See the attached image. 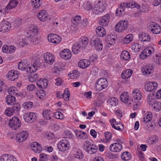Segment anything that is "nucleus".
Segmentation results:
<instances>
[{
  "mask_svg": "<svg viewBox=\"0 0 161 161\" xmlns=\"http://www.w3.org/2000/svg\"><path fill=\"white\" fill-rule=\"evenodd\" d=\"M89 40L86 36H82L80 38L78 42H75L72 47V51L76 54L79 52L80 50L84 48L87 45Z\"/></svg>",
  "mask_w": 161,
  "mask_h": 161,
  "instance_id": "nucleus-1",
  "label": "nucleus"
},
{
  "mask_svg": "<svg viewBox=\"0 0 161 161\" xmlns=\"http://www.w3.org/2000/svg\"><path fill=\"white\" fill-rule=\"evenodd\" d=\"M125 6L127 8H136L137 9H139L141 8V6L139 4L135 2L131 1L127 3H121L119 7L116 9V14L119 15H121L122 12L125 10Z\"/></svg>",
  "mask_w": 161,
  "mask_h": 161,
  "instance_id": "nucleus-2",
  "label": "nucleus"
},
{
  "mask_svg": "<svg viewBox=\"0 0 161 161\" xmlns=\"http://www.w3.org/2000/svg\"><path fill=\"white\" fill-rule=\"evenodd\" d=\"M120 100L121 101L127 104L134 106L137 105L136 101H133V99L130 98L127 92H124L120 96Z\"/></svg>",
  "mask_w": 161,
  "mask_h": 161,
  "instance_id": "nucleus-3",
  "label": "nucleus"
},
{
  "mask_svg": "<svg viewBox=\"0 0 161 161\" xmlns=\"http://www.w3.org/2000/svg\"><path fill=\"white\" fill-rule=\"evenodd\" d=\"M108 86V82L106 79L104 78H100L97 80L95 83L96 90L98 92L106 88Z\"/></svg>",
  "mask_w": 161,
  "mask_h": 161,
  "instance_id": "nucleus-4",
  "label": "nucleus"
},
{
  "mask_svg": "<svg viewBox=\"0 0 161 161\" xmlns=\"http://www.w3.org/2000/svg\"><path fill=\"white\" fill-rule=\"evenodd\" d=\"M21 125V122L16 117H13L9 119L8 123L9 126L14 130H17Z\"/></svg>",
  "mask_w": 161,
  "mask_h": 161,
  "instance_id": "nucleus-5",
  "label": "nucleus"
},
{
  "mask_svg": "<svg viewBox=\"0 0 161 161\" xmlns=\"http://www.w3.org/2000/svg\"><path fill=\"white\" fill-rule=\"evenodd\" d=\"M128 26V23L127 20H121L116 25L115 29L117 32H122L127 29Z\"/></svg>",
  "mask_w": 161,
  "mask_h": 161,
  "instance_id": "nucleus-6",
  "label": "nucleus"
},
{
  "mask_svg": "<svg viewBox=\"0 0 161 161\" xmlns=\"http://www.w3.org/2000/svg\"><path fill=\"white\" fill-rule=\"evenodd\" d=\"M69 147V142L66 140H61L58 145V148L59 151L63 152L68 150Z\"/></svg>",
  "mask_w": 161,
  "mask_h": 161,
  "instance_id": "nucleus-7",
  "label": "nucleus"
},
{
  "mask_svg": "<svg viewBox=\"0 0 161 161\" xmlns=\"http://www.w3.org/2000/svg\"><path fill=\"white\" fill-rule=\"evenodd\" d=\"M90 45L95 47V49L98 51H101L103 49V45L102 41L98 38L90 40Z\"/></svg>",
  "mask_w": 161,
  "mask_h": 161,
  "instance_id": "nucleus-8",
  "label": "nucleus"
},
{
  "mask_svg": "<svg viewBox=\"0 0 161 161\" xmlns=\"http://www.w3.org/2000/svg\"><path fill=\"white\" fill-rule=\"evenodd\" d=\"M104 9L103 4L100 1H99L96 4L95 7L93 8V13L94 15L101 14Z\"/></svg>",
  "mask_w": 161,
  "mask_h": 161,
  "instance_id": "nucleus-9",
  "label": "nucleus"
},
{
  "mask_svg": "<svg viewBox=\"0 0 161 161\" xmlns=\"http://www.w3.org/2000/svg\"><path fill=\"white\" fill-rule=\"evenodd\" d=\"M98 147L95 145L88 142L85 147V150L90 155L96 153Z\"/></svg>",
  "mask_w": 161,
  "mask_h": 161,
  "instance_id": "nucleus-10",
  "label": "nucleus"
},
{
  "mask_svg": "<svg viewBox=\"0 0 161 161\" xmlns=\"http://www.w3.org/2000/svg\"><path fill=\"white\" fill-rule=\"evenodd\" d=\"M25 121L27 123H32L37 118L36 114L34 113L31 112L25 114L23 116Z\"/></svg>",
  "mask_w": 161,
  "mask_h": 161,
  "instance_id": "nucleus-11",
  "label": "nucleus"
},
{
  "mask_svg": "<svg viewBox=\"0 0 161 161\" xmlns=\"http://www.w3.org/2000/svg\"><path fill=\"white\" fill-rule=\"evenodd\" d=\"M41 63L40 62L36 61L33 64H29L28 66L26 72L28 73H32L36 71L37 69L40 66Z\"/></svg>",
  "mask_w": 161,
  "mask_h": 161,
  "instance_id": "nucleus-12",
  "label": "nucleus"
},
{
  "mask_svg": "<svg viewBox=\"0 0 161 161\" xmlns=\"http://www.w3.org/2000/svg\"><path fill=\"white\" fill-rule=\"evenodd\" d=\"M28 133L26 131H21L18 133L16 136V140L20 143L25 140L28 137Z\"/></svg>",
  "mask_w": 161,
  "mask_h": 161,
  "instance_id": "nucleus-13",
  "label": "nucleus"
},
{
  "mask_svg": "<svg viewBox=\"0 0 161 161\" xmlns=\"http://www.w3.org/2000/svg\"><path fill=\"white\" fill-rule=\"evenodd\" d=\"M158 84L154 81H147L145 84V89L147 92H152L155 90L157 87Z\"/></svg>",
  "mask_w": 161,
  "mask_h": 161,
  "instance_id": "nucleus-14",
  "label": "nucleus"
},
{
  "mask_svg": "<svg viewBox=\"0 0 161 161\" xmlns=\"http://www.w3.org/2000/svg\"><path fill=\"white\" fill-rule=\"evenodd\" d=\"M48 41L53 43H58L61 41L60 37L54 34H50L47 36Z\"/></svg>",
  "mask_w": 161,
  "mask_h": 161,
  "instance_id": "nucleus-15",
  "label": "nucleus"
},
{
  "mask_svg": "<svg viewBox=\"0 0 161 161\" xmlns=\"http://www.w3.org/2000/svg\"><path fill=\"white\" fill-rule=\"evenodd\" d=\"M122 149V145L118 142L114 143L110 145L109 147V150L111 152H118Z\"/></svg>",
  "mask_w": 161,
  "mask_h": 161,
  "instance_id": "nucleus-16",
  "label": "nucleus"
},
{
  "mask_svg": "<svg viewBox=\"0 0 161 161\" xmlns=\"http://www.w3.org/2000/svg\"><path fill=\"white\" fill-rule=\"evenodd\" d=\"M142 71L144 75L150 74L153 72L154 68L152 65H146L142 67Z\"/></svg>",
  "mask_w": 161,
  "mask_h": 161,
  "instance_id": "nucleus-17",
  "label": "nucleus"
},
{
  "mask_svg": "<svg viewBox=\"0 0 161 161\" xmlns=\"http://www.w3.org/2000/svg\"><path fill=\"white\" fill-rule=\"evenodd\" d=\"M0 27L2 31L6 32L10 30L11 27V24L8 21H3L1 22L0 24Z\"/></svg>",
  "mask_w": 161,
  "mask_h": 161,
  "instance_id": "nucleus-18",
  "label": "nucleus"
},
{
  "mask_svg": "<svg viewBox=\"0 0 161 161\" xmlns=\"http://www.w3.org/2000/svg\"><path fill=\"white\" fill-rule=\"evenodd\" d=\"M44 58L45 61L49 64H53L55 60L53 55L49 53H47L44 54Z\"/></svg>",
  "mask_w": 161,
  "mask_h": 161,
  "instance_id": "nucleus-19",
  "label": "nucleus"
},
{
  "mask_svg": "<svg viewBox=\"0 0 161 161\" xmlns=\"http://www.w3.org/2000/svg\"><path fill=\"white\" fill-rule=\"evenodd\" d=\"M61 57L65 60H68L71 57V54L70 50L67 49H64L59 53Z\"/></svg>",
  "mask_w": 161,
  "mask_h": 161,
  "instance_id": "nucleus-20",
  "label": "nucleus"
},
{
  "mask_svg": "<svg viewBox=\"0 0 161 161\" xmlns=\"http://www.w3.org/2000/svg\"><path fill=\"white\" fill-rule=\"evenodd\" d=\"M109 18L110 15L108 14H106L103 16L99 20L100 25L103 26H107L109 23Z\"/></svg>",
  "mask_w": 161,
  "mask_h": 161,
  "instance_id": "nucleus-21",
  "label": "nucleus"
},
{
  "mask_svg": "<svg viewBox=\"0 0 161 161\" xmlns=\"http://www.w3.org/2000/svg\"><path fill=\"white\" fill-rule=\"evenodd\" d=\"M31 149L36 153H39L42 150V148L40 145L37 142H32L31 144Z\"/></svg>",
  "mask_w": 161,
  "mask_h": 161,
  "instance_id": "nucleus-22",
  "label": "nucleus"
},
{
  "mask_svg": "<svg viewBox=\"0 0 161 161\" xmlns=\"http://www.w3.org/2000/svg\"><path fill=\"white\" fill-rule=\"evenodd\" d=\"M132 94L134 98L133 101H136L137 105L138 103H139L138 101L141 99L142 97L139 90L138 89L134 90L133 91Z\"/></svg>",
  "mask_w": 161,
  "mask_h": 161,
  "instance_id": "nucleus-23",
  "label": "nucleus"
},
{
  "mask_svg": "<svg viewBox=\"0 0 161 161\" xmlns=\"http://www.w3.org/2000/svg\"><path fill=\"white\" fill-rule=\"evenodd\" d=\"M29 62L26 59H24L19 62L18 64L19 69L22 70H26Z\"/></svg>",
  "mask_w": 161,
  "mask_h": 161,
  "instance_id": "nucleus-24",
  "label": "nucleus"
},
{
  "mask_svg": "<svg viewBox=\"0 0 161 161\" xmlns=\"http://www.w3.org/2000/svg\"><path fill=\"white\" fill-rule=\"evenodd\" d=\"M48 15L47 14V11L45 10H42L37 14V17L40 21H45L48 18Z\"/></svg>",
  "mask_w": 161,
  "mask_h": 161,
  "instance_id": "nucleus-25",
  "label": "nucleus"
},
{
  "mask_svg": "<svg viewBox=\"0 0 161 161\" xmlns=\"http://www.w3.org/2000/svg\"><path fill=\"white\" fill-rule=\"evenodd\" d=\"M18 74L16 71L11 70L9 71L8 74V79L12 81H14L18 78Z\"/></svg>",
  "mask_w": 161,
  "mask_h": 161,
  "instance_id": "nucleus-26",
  "label": "nucleus"
},
{
  "mask_svg": "<svg viewBox=\"0 0 161 161\" xmlns=\"http://www.w3.org/2000/svg\"><path fill=\"white\" fill-rule=\"evenodd\" d=\"M76 136L79 139L84 140L87 138L86 133L82 131L76 130L74 131Z\"/></svg>",
  "mask_w": 161,
  "mask_h": 161,
  "instance_id": "nucleus-27",
  "label": "nucleus"
},
{
  "mask_svg": "<svg viewBox=\"0 0 161 161\" xmlns=\"http://www.w3.org/2000/svg\"><path fill=\"white\" fill-rule=\"evenodd\" d=\"M151 26L153 28L151 29V31L155 34H158L161 32V28L158 25L154 22H152Z\"/></svg>",
  "mask_w": 161,
  "mask_h": 161,
  "instance_id": "nucleus-28",
  "label": "nucleus"
},
{
  "mask_svg": "<svg viewBox=\"0 0 161 161\" xmlns=\"http://www.w3.org/2000/svg\"><path fill=\"white\" fill-rule=\"evenodd\" d=\"M90 64V61L86 59L80 60L79 62L78 66L80 68L85 69L87 68Z\"/></svg>",
  "mask_w": 161,
  "mask_h": 161,
  "instance_id": "nucleus-29",
  "label": "nucleus"
},
{
  "mask_svg": "<svg viewBox=\"0 0 161 161\" xmlns=\"http://www.w3.org/2000/svg\"><path fill=\"white\" fill-rule=\"evenodd\" d=\"M139 37L140 40L142 42H149L150 40V36L147 33L144 32L139 34Z\"/></svg>",
  "mask_w": 161,
  "mask_h": 161,
  "instance_id": "nucleus-30",
  "label": "nucleus"
},
{
  "mask_svg": "<svg viewBox=\"0 0 161 161\" xmlns=\"http://www.w3.org/2000/svg\"><path fill=\"white\" fill-rule=\"evenodd\" d=\"M43 117L47 119L50 120L52 117H53V113L50 110L46 109L42 112Z\"/></svg>",
  "mask_w": 161,
  "mask_h": 161,
  "instance_id": "nucleus-31",
  "label": "nucleus"
},
{
  "mask_svg": "<svg viewBox=\"0 0 161 161\" xmlns=\"http://www.w3.org/2000/svg\"><path fill=\"white\" fill-rule=\"evenodd\" d=\"M152 53L151 50L148 48H145L140 55V58L144 59Z\"/></svg>",
  "mask_w": 161,
  "mask_h": 161,
  "instance_id": "nucleus-32",
  "label": "nucleus"
},
{
  "mask_svg": "<svg viewBox=\"0 0 161 161\" xmlns=\"http://www.w3.org/2000/svg\"><path fill=\"white\" fill-rule=\"evenodd\" d=\"M96 32L98 36L103 37L106 35V31L104 28L102 26H99L97 27Z\"/></svg>",
  "mask_w": 161,
  "mask_h": 161,
  "instance_id": "nucleus-33",
  "label": "nucleus"
},
{
  "mask_svg": "<svg viewBox=\"0 0 161 161\" xmlns=\"http://www.w3.org/2000/svg\"><path fill=\"white\" fill-rule=\"evenodd\" d=\"M132 72V71L131 69H126L121 74V77L124 79H127L131 76Z\"/></svg>",
  "mask_w": 161,
  "mask_h": 161,
  "instance_id": "nucleus-34",
  "label": "nucleus"
},
{
  "mask_svg": "<svg viewBox=\"0 0 161 161\" xmlns=\"http://www.w3.org/2000/svg\"><path fill=\"white\" fill-rule=\"evenodd\" d=\"M15 100V97L11 95H8L6 97V102L8 105H13Z\"/></svg>",
  "mask_w": 161,
  "mask_h": 161,
  "instance_id": "nucleus-35",
  "label": "nucleus"
},
{
  "mask_svg": "<svg viewBox=\"0 0 161 161\" xmlns=\"http://www.w3.org/2000/svg\"><path fill=\"white\" fill-rule=\"evenodd\" d=\"M18 2L17 0H11L6 7V9H10L15 8L18 4Z\"/></svg>",
  "mask_w": 161,
  "mask_h": 161,
  "instance_id": "nucleus-36",
  "label": "nucleus"
},
{
  "mask_svg": "<svg viewBox=\"0 0 161 161\" xmlns=\"http://www.w3.org/2000/svg\"><path fill=\"white\" fill-rule=\"evenodd\" d=\"M109 105L112 106H116L118 105V101L115 97H112L110 98L108 101Z\"/></svg>",
  "mask_w": 161,
  "mask_h": 161,
  "instance_id": "nucleus-37",
  "label": "nucleus"
},
{
  "mask_svg": "<svg viewBox=\"0 0 161 161\" xmlns=\"http://www.w3.org/2000/svg\"><path fill=\"white\" fill-rule=\"evenodd\" d=\"M120 58L121 59L124 60H127L130 58V55L128 52L125 50L123 51L120 55Z\"/></svg>",
  "mask_w": 161,
  "mask_h": 161,
  "instance_id": "nucleus-38",
  "label": "nucleus"
},
{
  "mask_svg": "<svg viewBox=\"0 0 161 161\" xmlns=\"http://www.w3.org/2000/svg\"><path fill=\"white\" fill-rule=\"evenodd\" d=\"M121 158L124 161H128L131 158L130 153L128 152H125L123 153L121 155Z\"/></svg>",
  "mask_w": 161,
  "mask_h": 161,
  "instance_id": "nucleus-39",
  "label": "nucleus"
},
{
  "mask_svg": "<svg viewBox=\"0 0 161 161\" xmlns=\"http://www.w3.org/2000/svg\"><path fill=\"white\" fill-rule=\"evenodd\" d=\"M151 105L156 111H159L161 109V103L160 102L155 101V102Z\"/></svg>",
  "mask_w": 161,
  "mask_h": 161,
  "instance_id": "nucleus-40",
  "label": "nucleus"
},
{
  "mask_svg": "<svg viewBox=\"0 0 161 161\" xmlns=\"http://www.w3.org/2000/svg\"><path fill=\"white\" fill-rule=\"evenodd\" d=\"M133 36L132 34H129L126 35L123 40L124 43L127 44L133 40Z\"/></svg>",
  "mask_w": 161,
  "mask_h": 161,
  "instance_id": "nucleus-41",
  "label": "nucleus"
},
{
  "mask_svg": "<svg viewBox=\"0 0 161 161\" xmlns=\"http://www.w3.org/2000/svg\"><path fill=\"white\" fill-rule=\"evenodd\" d=\"M111 126L115 129L120 131L122 130L124 128L123 124L118 123H116V125H115L114 124L112 123Z\"/></svg>",
  "mask_w": 161,
  "mask_h": 161,
  "instance_id": "nucleus-42",
  "label": "nucleus"
},
{
  "mask_svg": "<svg viewBox=\"0 0 161 161\" xmlns=\"http://www.w3.org/2000/svg\"><path fill=\"white\" fill-rule=\"evenodd\" d=\"M74 156L78 159L82 158L84 157V155L82 154V152L80 149H78L74 154Z\"/></svg>",
  "mask_w": 161,
  "mask_h": 161,
  "instance_id": "nucleus-43",
  "label": "nucleus"
},
{
  "mask_svg": "<svg viewBox=\"0 0 161 161\" xmlns=\"http://www.w3.org/2000/svg\"><path fill=\"white\" fill-rule=\"evenodd\" d=\"M69 93L68 88H66L63 94V97L65 101H68L69 100L70 95Z\"/></svg>",
  "mask_w": 161,
  "mask_h": 161,
  "instance_id": "nucleus-44",
  "label": "nucleus"
},
{
  "mask_svg": "<svg viewBox=\"0 0 161 161\" xmlns=\"http://www.w3.org/2000/svg\"><path fill=\"white\" fill-rule=\"evenodd\" d=\"M31 2L34 8H36L39 7L42 3L41 0H31Z\"/></svg>",
  "mask_w": 161,
  "mask_h": 161,
  "instance_id": "nucleus-45",
  "label": "nucleus"
},
{
  "mask_svg": "<svg viewBox=\"0 0 161 161\" xmlns=\"http://www.w3.org/2000/svg\"><path fill=\"white\" fill-rule=\"evenodd\" d=\"M81 17L80 16H77L72 19L73 23L75 25H77L80 22Z\"/></svg>",
  "mask_w": 161,
  "mask_h": 161,
  "instance_id": "nucleus-46",
  "label": "nucleus"
},
{
  "mask_svg": "<svg viewBox=\"0 0 161 161\" xmlns=\"http://www.w3.org/2000/svg\"><path fill=\"white\" fill-rule=\"evenodd\" d=\"M12 109H13L14 112H16L17 113H18L21 107L20 104L19 103H17L14 104V105L11 107Z\"/></svg>",
  "mask_w": 161,
  "mask_h": 161,
  "instance_id": "nucleus-47",
  "label": "nucleus"
},
{
  "mask_svg": "<svg viewBox=\"0 0 161 161\" xmlns=\"http://www.w3.org/2000/svg\"><path fill=\"white\" fill-rule=\"evenodd\" d=\"M14 112L13 109H12L11 107H9L6 109L4 113L8 116H10L13 115Z\"/></svg>",
  "mask_w": 161,
  "mask_h": 161,
  "instance_id": "nucleus-48",
  "label": "nucleus"
},
{
  "mask_svg": "<svg viewBox=\"0 0 161 161\" xmlns=\"http://www.w3.org/2000/svg\"><path fill=\"white\" fill-rule=\"evenodd\" d=\"M38 78V75L37 74H36L33 75H32V74L30 75L29 76L28 79L29 81L30 82H33L35 81Z\"/></svg>",
  "mask_w": 161,
  "mask_h": 161,
  "instance_id": "nucleus-49",
  "label": "nucleus"
},
{
  "mask_svg": "<svg viewBox=\"0 0 161 161\" xmlns=\"http://www.w3.org/2000/svg\"><path fill=\"white\" fill-rule=\"evenodd\" d=\"M48 159L49 158L47 155L44 153H41L40 154V161H47Z\"/></svg>",
  "mask_w": 161,
  "mask_h": 161,
  "instance_id": "nucleus-50",
  "label": "nucleus"
},
{
  "mask_svg": "<svg viewBox=\"0 0 161 161\" xmlns=\"http://www.w3.org/2000/svg\"><path fill=\"white\" fill-rule=\"evenodd\" d=\"M53 117L56 119H62L63 118V114L59 112H56L55 113H53Z\"/></svg>",
  "mask_w": 161,
  "mask_h": 161,
  "instance_id": "nucleus-51",
  "label": "nucleus"
},
{
  "mask_svg": "<svg viewBox=\"0 0 161 161\" xmlns=\"http://www.w3.org/2000/svg\"><path fill=\"white\" fill-rule=\"evenodd\" d=\"M141 48V45L137 43L134 44V45L132 46V48L134 49V51L136 52H139Z\"/></svg>",
  "mask_w": 161,
  "mask_h": 161,
  "instance_id": "nucleus-52",
  "label": "nucleus"
},
{
  "mask_svg": "<svg viewBox=\"0 0 161 161\" xmlns=\"http://www.w3.org/2000/svg\"><path fill=\"white\" fill-rule=\"evenodd\" d=\"M85 9L88 10L92 9L93 8L91 3L89 2L85 3Z\"/></svg>",
  "mask_w": 161,
  "mask_h": 161,
  "instance_id": "nucleus-53",
  "label": "nucleus"
},
{
  "mask_svg": "<svg viewBox=\"0 0 161 161\" xmlns=\"http://www.w3.org/2000/svg\"><path fill=\"white\" fill-rule=\"evenodd\" d=\"M39 81L41 82V84L42 85L43 88L47 87V80L42 79H40Z\"/></svg>",
  "mask_w": 161,
  "mask_h": 161,
  "instance_id": "nucleus-54",
  "label": "nucleus"
},
{
  "mask_svg": "<svg viewBox=\"0 0 161 161\" xmlns=\"http://www.w3.org/2000/svg\"><path fill=\"white\" fill-rule=\"evenodd\" d=\"M105 135L106 140L108 141L110 140L112 137L111 133L109 132H106L105 133Z\"/></svg>",
  "mask_w": 161,
  "mask_h": 161,
  "instance_id": "nucleus-55",
  "label": "nucleus"
},
{
  "mask_svg": "<svg viewBox=\"0 0 161 161\" xmlns=\"http://www.w3.org/2000/svg\"><path fill=\"white\" fill-rule=\"evenodd\" d=\"M20 46L21 47H25L28 45L27 41L26 39H23L22 41L19 43Z\"/></svg>",
  "mask_w": 161,
  "mask_h": 161,
  "instance_id": "nucleus-56",
  "label": "nucleus"
},
{
  "mask_svg": "<svg viewBox=\"0 0 161 161\" xmlns=\"http://www.w3.org/2000/svg\"><path fill=\"white\" fill-rule=\"evenodd\" d=\"M147 100L148 103L149 105H151L152 103H153L155 102V100L153 99L151 94H149L148 96Z\"/></svg>",
  "mask_w": 161,
  "mask_h": 161,
  "instance_id": "nucleus-57",
  "label": "nucleus"
},
{
  "mask_svg": "<svg viewBox=\"0 0 161 161\" xmlns=\"http://www.w3.org/2000/svg\"><path fill=\"white\" fill-rule=\"evenodd\" d=\"M64 135L66 136L65 138H72L73 137V134L69 131H66L64 132Z\"/></svg>",
  "mask_w": 161,
  "mask_h": 161,
  "instance_id": "nucleus-58",
  "label": "nucleus"
},
{
  "mask_svg": "<svg viewBox=\"0 0 161 161\" xmlns=\"http://www.w3.org/2000/svg\"><path fill=\"white\" fill-rule=\"evenodd\" d=\"M78 71L76 70H73L72 72L69 75V76L71 78H74L75 77H76V75H77Z\"/></svg>",
  "mask_w": 161,
  "mask_h": 161,
  "instance_id": "nucleus-59",
  "label": "nucleus"
},
{
  "mask_svg": "<svg viewBox=\"0 0 161 161\" xmlns=\"http://www.w3.org/2000/svg\"><path fill=\"white\" fill-rule=\"evenodd\" d=\"M9 154L2 155L1 157V161H8Z\"/></svg>",
  "mask_w": 161,
  "mask_h": 161,
  "instance_id": "nucleus-60",
  "label": "nucleus"
},
{
  "mask_svg": "<svg viewBox=\"0 0 161 161\" xmlns=\"http://www.w3.org/2000/svg\"><path fill=\"white\" fill-rule=\"evenodd\" d=\"M36 86L34 85L31 84L28 85L27 87L28 90L31 91H33L35 89Z\"/></svg>",
  "mask_w": 161,
  "mask_h": 161,
  "instance_id": "nucleus-61",
  "label": "nucleus"
},
{
  "mask_svg": "<svg viewBox=\"0 0 161 161\" xmlns=\"http://www.w3.org/2000/svg\"><path fill=\"white\" fill-rule=\"evenodd\" d=\"M25 106L27 109L31 108L33 106V103L31 102H28L25 103Z\"/></svg>",
  "mask_w": 161,
  "mask_h": 161,
  "instance_id": "nucleus-62",
  "label": "nucleus"
},
{
  "mask_svg": "<svg viewBox=\"0 0 161 161\" xmlns=\"http://www.w3.org/2000/svg\"><path fill=\"white\" fill-rule=\"evenodd\" d=\"M2 51L4 53H9V46L4 45L2 47Z\"/></svg>",
  "mask_w": 161,
  "mask_h": 161,
  "instance_id": "nucleus-63",
  "label": "nucleus"
},
{
  "mask_svg": "<svg viewBox=\"0 0 161 161\" xmlns=\"http://www.w3.org/2000/svg\"><path fill=\"white\" fill-rule=\"evenodd\" d=\"M137 156L141 161L144 160V158L143 156V153L142 152L140 151L139 153L138 154Z\"/></svg>",
  "mask_w": 161,
  "mask_h": 161,
  "instance_id": "nucleus-64",
  "label": "nucleus"
}]
</instances>
